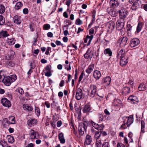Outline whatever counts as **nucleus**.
<instances>
[{"mask_svg":"<svg viewBox=\"0 0 147 147\" xmlns=\"http://www.w3.org/2000/svg\"><path fill=\"white\" fill-rule=\"evenodd\" d=\"M82 24V22L80 19H77L76 22V24L78 25H80Z\"/></svg>","mask_w":147,"mask_h":147,"instance_id":"obj_51","label":"nucleus"},{"mask_svg":"<svg viewBox=\"0 0 147 147\" xmlns=\"http://www.w3.org/2000/svg\"><path fill=\"white\" fill-rule=\"evenodd\" d=\"M125 121H123V123L121 125V129H125L126 128V127L125 126L126 123H125Z\"/></svg>","mask_w":147,"mask_h":147,"instance_id":"obj_59","label":"nucleus"},{"mask_svg":"<svg viewBox=\"0 0 147 147\" xmlns=\"http://www.w3.org/2000/svg\"><path fill=\"white\" fill-rule=\"evenodd\" d=\"M5 20L3 16L1 15H0V25H3L5 23Z\"/></svg>","mask_w":147,"mask_h":147,"instance_id":"obj_43","label":"nucleus"},{"mask_svg":"<svg viewBox=\"0 0 147 147\" xmlns=\"http://www.w3.org/2000/svg\"><path fill=\"white\" fill-rule=\"evenodd\" d=\"M92 108L88 105H86L83 109V111L84 113H87L88 112L92 111Z\"/></svg>","mask_w":147,"mask_h":147,"instance_id":"obj_21","label":"nucleus"},{"mask_svg":"<svg viewBox=\"0 0 147 147\" xmlns=\"http://www.w3.org/2000/svg\"><path fill=\"white\" fill-rule=\"evenodd\" d=\"M140 43V41L137 38H134L132 39L130 42V46L131 48H134L137 46Z\"/></svg>","mask_w":147,"mask_h":147,"instance_id":"obj_4","label":"nucleus"},{"mask_svg":"<svg viewBox=\"0 0 147 147\" xmlns=\"http://www.w3.org/2000/svg\"><path fill=\"white\" fill-rule=\"evenodd\" d=\"M31 134H30V137L32 139L37 138L36 136L38 134V133L34 131L31 129L30 131Z\"/></svg>","mask_w":147,"mask_h":147,"instance_id":"obj_32","label":"nucleus"},{"mask_svg":"<svg viewBox=\"0 0 147 147\" xmlns=\"http://www.w3.org/2000/svg\"><path fill=\"white\" fill-rule=\"evenodd\" d=\"M38 121L35 119H30L28 120L27 123L29 127H32L37 124Z\"/></svg>","mask_w":147,"mask_h":147,"instance_id":"obj_10","label":"nucleus"},{"mask_svg":"<svg viewBox=\"0 0 147 147\" xmlns=\"http://www.w3.org/2000/svg\"><path fill=\"white\" fill-rule=\"evenodd\" d=\"M101 140H96V147H101Z\"/></svg>","mask_w":147,"mask_h":147,"instance_id":"obj_44","label":"nucleus"},{"mask_svg":"<svg viewBox=\"0 0 147 147\" xmlns=\"http://www.w3.org/2000/svg\"><path fill=\"white\" fill-rule=\"evenodd\" d=\"M117 147H125L124 144L121 143H119L117 144Z\"/></svg>","mask_w":147,"mask_h":147,"instance_id":"obj_60","label":"nucleus"},{"mask_svg":"<svg viewBox=\"0 0 147 147\" xmlns=\"http://www.w3.org/2000/svg\"><path fill=\"white\" fill-rule=\"evenodd\" d=\"M9 36V34L6 31L2 30L0 32V38L6 37Z\"/></svg>","mask_w":147,"mask_h":147,"instance_id":"obj_31","label":"nucleus"},{"mask_svg":"<svg viewBox=\"0 0 147 147\" xmlns=\"http://www.w3.org/2000/svg\"><path fill=\"white\" fill-rule=\"evenodd\" d=\"M93 75L96 80H98L101 76L100 72L99 71L95 70L94 72Z\"/></svg>","mask_w":147,"mask_h":147,"instance_id":"obj_26","label":"nucleus"},{"mask_svg":"<svg viewBox=\"0 0 147 147\" xmlns=\"http://www.w3.org/2000/svg\"><path fill=\"white\" fill-rule=\"evenodd\" d=\"M132 28V26L130 24L127 25V30L130 31L131 30Z\"/></svg>","mask_w":147,"mask_h":147,"instance_id":"obj_63","label":"nucleus"},{"mask_svg":"<svg viewBox=\"0 0 147 147\" xmlns=\"http://www.w3.org/2000/svg\"><path fill=\"white\" fill-rule=\"evenodd\" d=\"M127 38L126 36L122 37L119 39L120 45L121 46H125L127 44Z\"/></svg>","mask_w":147,"mask_h":147,"instance_id":"obj_11","label":"nucleus"},{"mask_svg":"<svg viewBox=\"0 0 147 147\" xmlns=\"http://www.w3.org/2000/svg\"><path fill=\"white\" fill-rule=\"evenodd\" d=\"M110 14L112 17H115L117 15V13L116 11H111L110 12Z\"/></svg>","mask_w":147,"mask_h":147,"instance_id":"obj_50","label":"nucleus"},{"mask_svg":"<svg viewBox=\"0 0 147 147\" xmlns=\"http://www.w3.org/2000/svg\"><path fill=\"white\" fill-rule=\"evenodd\" d=\"M7 138L8 141L9 143H12L14 142V138L12 136H8Z\"/></svg>","mask_w":147,"mask_h":147,"instance_id":"obj_39","label":"nucleus"},{"mask_svg":"<svg viewBox=\"0 0 147 147\" xmlns=\"http://www.w3.org/2000/svg\"><path fill=\"white\" fill-rule=\"evenodd\" d=\"M94 30L92 28H91L89 30V34L90 35H93L92 34H94Z\"/></svg>","mask_w":147,"mask_h":147,"instance_id":"obj_58","label":"nucleus"},{"mask_svg":"<svg viewBox=\"0 0 147 147\" xmlns=\"http://www.w3.org/2000/svg\"><path fill=\"white\" fill-rule=\"evenodd\" d=\"M51 48L50 47H48L45 53V54L47 55H48L49 53V51H51Z\"/></svg>","mask_w":147,"mask_h":147,"instance_id":"obj_61","label":"nucleus"},{"mask_svg":"<svg viewBox=\"0 0 147 147\" xmlns=\"http://www.w3.org/2000/svg\"><path fill=\"white\" fill-rule=\"evenodd\" d=\"M4 121H6L8 124H14L16 123L15 117L12 116H9V120L5 118Z\"/></svg>","mask_w":147,"mask_h":147,"instance_id":"obj_14","label":"nucleus"},{"mask_svg":"<svg viewBox=\"0 0 147 147\" xmlns=\"http://www.w3.org/2000/svg\"><path fill=\"white\" fill-rule=\"evenodd\" d=\"M121 91L122 93L126 95L130 93V88L128 87H125L122 89Z\"/></svg>","mask_w":147,"mask_h":147,"instance_id":"obj_23","label":"nucleus"},{"mask_svg":"<svg viewBox=\"0 0 147 147\" xmlns=\"http://www.w3.org/2000/svg\"><path fill=\"white\" fill-rule=\"evenodd\" d=\"M121 58L120 64L121 66L126 65L128 62L127 57H122Z\"/></svg>","mask_w":147,"mask_h":147,"instance_id":"obj_13","label":"nucleus"},{"mask_svg":"<svg viewBox=\"0 0 147 147\" xmlns=\"http://www.w3.org/2000/svg\"><path fill=\"white\" fill-rule=\"evenodd\" d=\"M142 26V24L141 22H139L137 26L136 32L137 33H139L141 30Z\"/></svg>","mask_w":147,"mask_h":147,"instance_id":"obj_37","label":"nucleus"},{"mask_svg":"<svg viewBox=\"0 0 147 147\" xmlns=\"http://www.w3.org/2000/svg\"><path fill=\"white\" fill-rule=\"evenodd\" d=\"M91 123L92 124L93 126L96 129H98V128H99V125L96 124V123L92 121H91Z\"/></svg>","mask_w":147,"mask_h":147,"instance_id":"obj_45","label":"nucleus"},{"mask_svg":"<svg viewBox=\"0 0 147 147\" xmlns=\"http://www.w3.org/2000/svg\"><path fill=\"white\" fill-rule=\"evenodd\" d=\"M84 75V73H83V72H82L81 73L79 78L78 82L79 83H80L81 80H82Z\"/></svg>","mask_w":147,"mask_h":147,"instance_id":"obj_54","label":"nucleus"},{"mask_svg":"<svg viewBox=\"0 0 147 147\" xmlns=\"http://www.w3.org/2000/svg\"><path fill=\"white\" fill-rule=\"evenodd\" d=\"M128 83L131 86H134L135 84L134 80L133 79L129 80Z\"/></svg>","mask_w":147,"mask_h":147,"instance_id":"obj_57","label":"nucleus"},{"mask_svg":"<svg viewBox=\"0 0 147 147\" xmlns=\"http://www.w3.org/2000/svg\"><path fill=\"white\" fill-rule=\"evenodd\" d=\"M16 91L18 92L21 94H22L24 93V91L22 88H19L16 90Z\"/></svg>","mask_w":147,"mask_h":147,"instance_id":"obj_49","label":"nucleus"},{"mask_svg":"<svg viewBox=\"0 0 147 147\" xmlns=\"http://www.w3.org/2000/svg\"><path fill=\"white\" fill-rule=\"evenodd\" d=\"M1 103L3 106L7 107H9L11 106L10 101L5 98L2 99Z\"/></svg>","mask_w":147,"mask_h":147,"instance_id":"obj_8","label":"nucleus"},{"mask_svg":"<svg viewBox=\"0 0 147 147\" xmlns=\"http://www.w3.org/2000/svg\"><path fill=\"white\" fill-rule=\"evenodd\" d=\"M146 86L143 83H141L139 85L138 89L140 91H144L146 89Z\"/></svg>","mask_w":147,"mask_h":147,"instance_id":"obj_33","label":"nucleus"},{"mask_svg":"<svg viewBox=\"0 0 147 147\" xmlns=\"http://www.w3.org/2000/svg\"><path fill=\"white\" fill-rule=\"evenodd\" d=\"M141 131L144 132V130L145 129V123L144 121L142 120H141Z\"/></svg>","mask_w":147,"mask_h":147,"instance_id":"obj_42","label":"nucleus"},{"mask_svg":"<svg viewBox=\"0 0 147 147\" xmlns=\"http://www.w3.org/2000/svg\"><path fill=\"white\" fill-rule=\"evenodd\" d=\"M5 7L1 4H0V13H3L5 10Z\"/></svg>","mask_w":147,"mask_h":147,"instance_id":"obj_41","label":"nucleus"},{"mask_svg":"<svg viewBox=\"0 0 147 147\" xmlns=\"http://www.w3.org/2000/svg\"><path fill=\"white\" fill-rule=\"evenodd\" d=\"M23 108L24 110L27 111H30L33 109V108L30 106L24 104L23 105Z\"/></svg>","mask_w":147,"mask_h":147,"instance_id":"obj_28","label":"nucleus"},{"mask_svg":"<svg viewBox=\"0 0 147 147\" xmlns=\"http://www.w3.org/2000/svg\"><path fill=\"white\" fill-rule=\"evenodd\" d=\"M133 98H132L131 101V102L133 103H135L137 101V99L136 98V97L135 96H133Z\"/></svg>","mask_w":147,"mask_h":147,"instance_id":"obj_56","label":"nucleus"},{"mask_svg":"<svg viewBox=\"0 0 147 147\" xmlns=\"http://www.w3.org/2000/svg\"><path fill=\"white\" fill-rule=\"evenodd\" d=\"M51 66L50 65H47L45 68L44 72L45 75L47 77H50L51 75Z\"/></svg>","mask_w":147,"mask_h":147,"instance_id":"obj_7","label":"nucleus"},{"mask_svg":"<svg viewBox=\"0 0 147 147\" xmlns=\"http://www.w3.org/2000/svg\"><path fill=\"white\" fill-rule=\"evenodd\" d=\"M125 51L124 50L121 49L119 51L118 55L120 57H126L125 56Z\"/></svg>","mask_w":147,"mask_h":147,"instance_id":"obj_35","label":"nucleus"},{"mask_svg":"<svg viewBox=\"0 0 147 147\" xmlns=\"http://www.w3.org/2000/svg\"><path fill=\"white\" fill-rule=\"evenodd\" d=\"M102 147H110L109 144L108 142H105L103 143Z\"/></svg>","mask_w":147,"mask_h":147,"instance_id":"obj_53","label":"nucleus"},{"mask_svg":"<svg viewBox=\"0 0 147 147\" xmlns=\"http://www.w3.org/2000/svg\"><path fill=\"white\" fill-rule=\"evenodd\" d=\"M13 21L14 23L17 24H20L22 22L21 16L16 15L13 18Z\"/></svg>","mask_w":147,"mask_h":147,"instance_id":"obj_15","label":"nucleus"},{"mask_svg":"<svg viewBox=\"0 0 147 147\" xmlns=\"http://www.w3.org/2000/svg\"><path fill=\"white\" fill-rule=\"evenodd\" d=\"M16 75H13L10 76L4 77L2 82L7 86H9L11 83L14 82L17 79Z\"/></svg>","mask_w":147,"mask_h":147,"instance_id":"obj_1","label":"nucleus"},{"mask_svg":"<svg viewBox=\"0 0 147 147\" xmlns=\"http://www.w3.org/2000/svg\"><path fill=\"white\" fill-rule=\"evenodd\" d=\"M23 12L24 14H27L28 12V9L27 8H24L23 9Z\"/></svg>","mask_w":147,"mask_h":147,"instance_id":"obj_62","label":"nucleus"},{"mask_svg":"<svg viewBox=\"0 0 147 147\" xmlns=\"http://www.w3.org/2000/svg\"><path fill=\"white\" fill-rule=\"evenodd\" d=\"M3 74L2 71H0V82H2L4 76H3Z\"/></svg>","mask_w":147,"mask_h":147,"instance_id":"obj_52","label":"nucleus"},{"mask_svg":"<svg viewBox=\"0 0 147 147\" xmlns=\"http://www.w3.org/2000/svg\"><path fill=\"white\" fill-rule=\"evenodd\" d=\"M111 80V78L109 76H106L103 78L102 83L105 85H109L110 84Z\"/></svg>","mask_w":147,"mask_h":147,"instance_id":"obj_18","label":"nucleus"},{"mask_svg":"<svg viewBox=\"0 0 147 147\" xmlns=\"http://www.w3.org/2000/svg\"><path fill=\"white\" fill-rule=\"evenodd\" d=\"M50 28V26L49 24H45L43 26V29L44 30L49 29Z\"/></svg>","mask_w":147,"mask_h":147,"instance_id":"obj_47","label":"nucleus"},{"mask_svg":"<svg viewBox=\"0 0 147 147\" xmlns=\"http://www.w3.org/2000/svg\"><path fill=\"white\" fill-rule=\"evenodd\" d=\"M35 112L36 115L38 117L40 114L39 108L38 107H35Z\"/></svg>","mask_w":147,"mask_h":147,"instance_id":"obj_40","label":"nucleus"},{"mask_svg":"<svg viewBox=\"0 0 147 147\" xmlns=\"http://www.w3.org/2000/svg\"><path fill=\"white\" fill-rule=\"evenodd\" d=\"M23 4L22 3L19 2H17L15 6V9L16 10H18L22 6Z\"/></svg>","mask_w":147,"mask_h":147,"instance_id":"obj_34","label":"nucleus"},{"mask_svg":"<svg viewBox=\"0 0 147 147\" xmlns=\"http://www.w3.org/2000/svg\"><path fill=\"white\" fill-rule=\"evenodd\" d=\"M16 40L14 38L8 39L7 42L10 45H12L15 44Z\"/></svg>","mask_w":147,"mask_h":147,"instance_id":"obj_36","label":"nucleus"},{"mask_svg":"<svg viewBox=\"0 0 147 147\" xmlns=\"http://www.w3.org/2000/svg\"><path fill=\"white\" fill-rule=\"evenodd\" d=\"M134 119L132 115H130L128 117V120L127 122V127H129L131 124L133 122Z\"/></svg>","mask_w":147,"mask_h":147,"instance_id":"obj_25","label":"nucleus"},{"mask_svg":"<svg viewBox=\"0 0 147 147\" xmlns=\"http://www.w3.org/2000/svg\"><path fill=\"white\" fill-rule=\"evenodd\" d=\"M106 27L107 31L111 32L115 28V24L113 21H110L107 23Z\"/></svg>","mask_w":147,"mask_h":147,"instance_id":"obj_6","label":"nucleus"},{"mask_svg":"<svg viewBox=\"0 0 147 147\" xmlns=\"http://www.w3.org/2000/svg\"><path fill=\"white\" fill-rule=\"evenodd\" d=\"M55 43L57 45L63 46V44L61 43L60 41L58 40H57L56 41Z\"/></svg>","mask_w":147,"mask_h":147,"instance_id":"obj_64","label":"nucleus"},{"mask_svg":"<svg viewBox=\"0 0 147 147\" xmlns=\"http://www.w3.org/2000/svg\"><path fill=\"white\" fill-rule=\"evenodd\" d=\"M83 124L80 123L78 127L79 134L80 135H83L84 133V131L86 130V128L83 126Z\"/></svg>","mask_w":147,"mask_h":147,"instance_id":"obj_17","label":"nucleus"},{"mask_svg":"<svg viewBox=\"0 0 147 147\" xmlns=\"http://www.w3.org/2000/svg\"><path fill=\"white\" fill-rule=\"evenodd\" d=\"M104 116L103 113H102L99 115V121H102L104 119Z\"/></svg>","mask_w":147,"mask_h":147,"instance_id":"obj_55","label":"nucleus"},{"mask_svg":"<svg viewBox=\"0 0 147 147\" xmlns=\"http://www.w3.org/2000/svg\"><path fill=\"white\" fill-rule=\"evenodd\" d=\"M90 88L91 90V92L89 94V96L90 97H94L96 92L97 87L95 85L91 84L90 86Z\"/></svg>","mask_w":147,"mask_h":147,"instance_id":"obj_5","label":"nucleus"},{"mask_svg":"<svg viewBox=\"0 0 147 147\" xmlns=\"http://www.w3.org/2000/svg\"><path fill=\"white\" fill-rule=\"evenodd\" d=\"M58 138L61 143L64 144L65 142V140L62 133H61L59 134Z\"/></svg>","mask_w":147,"mask_h":147,"instance_id":"obj_29","label":"nucleus"},{"mask_svg":"<svg viewBox=\"0 0 147 147\" xmlns=\"http://www.w3.org/2000/svg\"><path fill=\"white\" fill-rule=\"evenodd\" d=\"M0 144L3 147H5L7 145V143L6 141L2 140L0 142Z\"/></svg>","mask_w":147,"mask_h":147,"instance_id":"obj_46","label":"nucleus"},{"mask_svg":"<svg viewBox=\"0 0 147 147\" xmlns=\"http://www.w3.org/2000/svg\"><path fill=\"white\" fill-rule=\"evenodd\" d=\"M110 3L111 7L114 8L118 6L119 4L118 0H111Z\"/></svg>","mask_w":147,"mask_h":147,"instance_id":"obj_20","label":"nucleus"},{"mask_svg":"<svg viewBox=\"0 0 147 147\" xmlns=\"http://www.w3.org/2000/svg\"><path fill=\"white\" fill-rule=\"evenodd\" d=\"M94 68V64H91L88 66V68L86 70V72L88 74H90L92 72Z\"/></svg>","mask_w":147,"mask_h":147,"instance_id":"obj_22","label":"nucleus"},{"mask_svg":"<svg viewBox=\"0 0 147 147\" xmlns=\"http://www.w3.org/2000/svg\"><path fill=\"white\" fill-rule=\"evenodd\" d=\"M7 65L9 66H11L13 67L15 65L14 63L11 61H9L7 63Z\"/></svg>","mask_w":147,"mask_h":147,"instance_id":"obj_48","label":"nucleus"},{"mask_svg":"<svg viewBox=\"0 0 147 147\" xmlns=\"http://www.w3.org/2000/svg\"><path fill=\"white\" fill-rule=\"evenodd\" d=\"M82 91L81 89H78L76 94V98L78 100L81 99L82 97Z\"/></svg>","mask_w":147,"mask_h":147,"instance_id":"obj_12","label":"nucleus"},{"mask_svg":"<svg viewBox=\"0 0 147 147\" xmlns=\"http://www.w3.org/2000/svg\"><path fill=\"white\" fill-rule=\"evenodd\" d=\"M92 141V138L91 136L89 135H87L86 137V140L85 143L87 145H90Z\"/></svg>","mask_w":147,"mask_h":147,"instance_id":"obj_24","label":"nucleus"},{"mask_svg":"<svg viewBox=\"0 0 147 147\" xmlns=\"http://www.w3.org/2000/svg\"><path fill=\"white\" fill-rule=\"evenodd\" d=\"M104 53L105 55H108L109 57H111L112 55V52L110 48L105 49L104 51Z\"/></svg>","mask_w":147,"mask_h":147,"instance_id":"obj_27","label":"nucleus"},{"mask_svg":"<svg viewBox=\"0 0 147 147\" xmlns=\"http://www.w3.org/2000/svg\"><path fill=\"white\" fill-rule=\"evenodd\" d=\"M140 1L139 0H137L131 6V8L132 10H135L137 9L140 8Z\"/></svg>","mask_w":147,"mask_h":147,"instance_id":"obj_16","label":"nucleus"},{"mask_svg":"<svg viewBox=\"0 0 147 147\" xmlns=\"http://www.w3.org/2000/svg\"><path fill=\"white\" fill-rule=\"evenodd\" d=\"M93 53L91 49H88L84 55V58L87 59L90 58L91 59L93 56Z\"/></svg>","mask_w":147,"mask_h":147,"instance_id":"obj_9","label":"nucleus"},{"mask_svg":"<svg viewBox=\"0 0 147 147\" xmlns=\"http://www.w3.org/2000/svg\"><path fill=\"white\" fill-rule=\"evenodd\" d=\"M14 53L12 50H9L5 57L7 60H10L13 58Z\"/></svg>","mask_w":147,"mask_h":147,"instance_id":"obj_19","label":"nucleus"},{"mask_svg":"<svg viewBox=\"0 0 147 147\" xmlns=\"http://www.w3.org/2000/svg\"><path fill=\"white\" fill-rule=\"evenodd\" d=\"M86 38L88 40V43L87 44V45L88 46L89 45L91 41L93 38V36L90 35L89 36L88 35H87L86 36Z\"/></svg>","mask_w":147,"mask_h":147,"instance_id":"obj_38","label":"nucleus"},{"mask_svg":"<svg viewBox=\"0 0 147 147\" xmlns=\"http://www.w3.org/2000/svg\"><path fill=\"white\" fill-rule=\"evenodd\" d=\"M101 131H96L94 136L95 139L96 140H101L100 137H101Z\"/></svg>","mask_w":147,"mask_h":147,"instance_id":"obj_30","label":"nucleus"},{"mask_svg":"<svg viewBox=\"0 0 147 147\" xmlns=\"http://www.w3.org/2000/svg\"><path fill=\"white\" fill-rule=\"evenodd\" d=\"M119 14V20L124 21L125 18L127 15V11L123 8H122L121 9L118 11Z\"/></svg>","mask_w":147,"mask_h":147,"instance_id":"obj_2","label":"nucleus"},{"mask_svg":"<svg viewBox=\"0 0 147 147\" xmlns=\"http://www.w3.org/2000/svg\"><path fill=\"white\" fill-rule=\"evenodd\" d=\"M124 21H122L121 20H118L117 21V23L116 25V28L117 29L119 30H124L123 27L124 26Z\"/></svg>","mask_w":147,"mask_h":147,"instance_id":"obj_3","label":"nucleus"}]
</instances>
